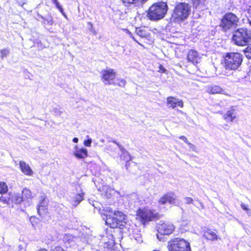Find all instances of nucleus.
Masks as SVG:
<instances>
[{"instance_id":"obj_1","label":"nucleus","mask_w":251,"mask_h":251,"mask_svg":"<svg viewBox=\"0 0 251 251\" xmlns=\"http://www.w3.org/2000/svg\"><path fill=\"white\" fill-rule=\"evenodd\" d=\"M105 224L111 228H122L126 223V216L119 211H113L112 208L107 207L105 209Z\"/></svg>"},{"instance_id":"obj_2","label":"nucleus","mask_w":251,"mask_h":251,"mask_svg":"<svg viewBox=\"0 0 251 251\" xmlns=\"http://www.w3.org/2000/svg\"><path fill=\"white\" fill-rule=\"evenodd\" d=\"M243 62V55L239 52H227L224 58L223 67L225 75H229L231 71L237 70Z\"/></svg>"},{"instance_id":"obj_3","label":"nucleus","mask_w":251,"mask_h":251,"mask_svg":"<svg viewBox=\"0 0 251 251\" xmlns=\"http://www.w3.org/2000/svg\"><path fill=\"white\" fill-rule=\"evenodd\" d=\"M232 41L238 46L249 45L251 42V30L244 27L237 29L233 33Z\"/></svg>"},{"instance_id":"obj_4","label":"nucleus","mask_w":251,"mask_h":251,"mask_svg":"<svg viewBox=\"0 0 251 251\" xmlns=\"http://www.w3.org/2000/svg\"><path fill=\"white\" fill-rule=\"evenodd\" d=\"M167 10L168 5L166 2H157L150 7L147 16L151 20H160L165 17Z\"/></svg>"},{"instance_id":"obj_5","label":"nucleus","mask_w":251,"mask_h":251,"mask_svg":"<svg viewBox=\"0 0 251 251\" xmlns=\"http://www.w3.org/2000/svg\"><path fill=\"white\" fill-rule=\"evenodd\" d=\"M191 11V5L186 2H180L176 5L174 10L172 18L176 22L185 20L189 16Z\"/></svg>"},{"instance_id":"obj_6","label":"nucleus","mask_w":251,"mask_h":251,"mask_svg":"<svg viewBox=\"0 0 251 251\" xmlns=\"http://www.w3.org/2000/svg\"><path fill=\"white\" fill-rule=\"evenodd\" d=\"M239 18L231 12L226 13L223 17L220 26L223 31L226 32L232 27H236L239 25Z\"/></svg>"},{"instance_id":"obj_7","label":"nucleus","mask_w":251,"mask_h":251,"mask_svg":"<svg viewBox=\"0 0 251 251\" xmlns=\"http://www.w3.org/2000/svg\"><path fill=\"white\" fill-rule=\"evenodd\" d=\"M167 248L169 251H191L189 243L182 238L169 241Z\"/></svg>"},{"instance_id":"obj_8","label":"nucleus","mask_w":251,"mask_h":251,"mask_svg":"<svg viewBox=\"0 0 251 251\" xmlns=\"http://www.w3.org/2000/svg\"><path fill=\"white\" fill-rule=\"evenodd\" d=\"M101 80L105 85L112 84V81L115 78L116 73L111 68L102 70L100 73Z\"/></svg>"},{"instance_id":"obj_9","label":"nucleus","mask_w":251,"mask_h":251,"mask_svg":"<svg viewBox=\"0 0 251 251\" xmlns=\"http://www.w3.org/2000/svg\"><path fill=\"white\" fill-rule=\"evenodd\" d=\"M137 216L139 219H141L143 224H145L146 222L153 220L156 217L155 214L147 209H139Z\"/></svg>"},{"instance_id":"obj_10","label":"nucleus","mask_w":251,"mask_h":251,"mask_svg":"<svg viewBox=\"0 0 251 251\" xmlns=\"http://www.w3.org/2000/svg\"><path fill=\"white\" fill-rule=\"evenodd\" d=\"M157 231L159 233L162 235H169L171 234L175 229L174 225L169 222H161L157 226Z\"/></svg>"},{"instance_id":"obj_11","label":"nucleus","mask_w":251,"mask_h":251,"mask_svg":"<svg viewBox=\"0 0 251 251\" xmlns=\"http://www.w3.org/2000/svg\"><path fill=\"white\" fill-rule=\"evenodd\" d=\"M167 103L169 107H172V108H175L176 105L180 107L183 106V103L182 100H178L173 97L167 98Z\"/></svg>"},{"instance_id":"obj_12","label":"nucleus","mask_w":251,"mask_h":251,"mask_svg":"<svg viewBox=\"0 0 251 251\" xmlns=\"http://www.w3.org/2000/svg\"><path fill=\"white\" fill-rule=\"evenodd\" d=\"M112 142L117 145L119 150L121 151L122 152V154L120 155L121 159L126 161V162L129 161L131 159V157L129 153L126 150L122 145H120L116 141H112Z\"/></svg>"},{"instance_id":"obj_13","label":"nucleus","mask_w":251,"mask_h":251,"mask_svg":"<svg viewBox=\"0 0 251 251\" xmlns=\"http://www.w3.org/2000/svg\"><path fill=\"white\" fill-rule=\"evenodd\" d=\"M20 168L21 171L25 175L28 176H31L33 174V172L28 164H26L25 161H20Z\"/></svg>"},{"instance_id":"obj_14","label":"nucleus","mask_w":251,"mask_h":251,"mask_svg":"<svg viewBox=\"0 0 251 251\" xmlns=\"http://www.w3.org/2000/svg\"><path fill=\"white\" fill-rule=\"evenodd\" d=\"M187 59L188 61L195 64L200 61V57L199 56L198 52L196 51L191 50L188 53Z\"/></svg>"},{"instance_id":"obj_15","label":"nucleus","mask_w":251,"mask_h":251,"mask_svg":"<svg viewBox=\"0 0 251 251\" xmlns=\"http://www.w3.org/2000/svg\"><path fill=\"white\" fill-rule=\"evenodd\" d=\"M47 201L46 197H42L41 200L38 205L37 212L39 215H42L46 213Z\"/></svg>"},{"instance_id":"obj_16","label":"nucleus","mask_w":251,"mask_h":251,"mask_svg":"<svg viewBox=\"0 0 251 251\" xmlns=\"http://www.w3.org/2000/svg\"><path fill=\"white\" fill-rule=\"evenodd\" d=\"M87 153L88 151L86 149H78L77 146H75L74 154L76 157L79 159L84 158L87 156Z\"/></svg>"},{"instance_id":"obj_17","label":"nucleus","mask_w":251,"mask_h":251,"mask_svg":"<svg viewBox=\"0 0 251 251\" xmlns=\"http://www.w3.org/2000/svg\"><path fill=\"white\" fill-rule=\"evenodd\" d=\"M83 193L75 194L72 199L71 203L74 207H76L83 199Z\"/></svg>"},{"instance_id":"obj_18","label":"nucleus","mask_w":251,"mask_h":251,"mask_svg":"<svg viewBox=\"0 0 251 251\" xmlns=\"http://www.w3.org/2000/svg\"><path fill=\"white\" fill-rule=\"evenodd\" d=\"M224 119L227 122H231L236 118L235 114V110L233 107H231L226 113L225 114Z\"/></svg>"},{"instance_id":"obj_19","label":"nucleus","mask_w":251,"mask_h":251,"mask_svg":"<svg viewBox=\"0 0 251 251\" xmlns=\"http://www.w3.org/2000/svg\"><path fill=\"white\" fill-rule=\"evenodd\" d=\"M203 236L207 239L211 241L217 239L218 236L216 233L210 229H207L204 232Z\"/></svg>"},{"instance_id":"obj_20","label":"nucleus","mask_w":251,"mask_h":251,"mask_svg":"<svg viewBox=\"0 0 251 251\" xmlns=\"http://www.w3.org/2000/svg\"><path fill=\"white\" fill-rule=\"evenodd\" d=\"M207 91L209 93L213 94L217 93L224 94V90L218 85H213L209 87Z\"/></svg>"},{"instance_id":"obj_21","label":"nucleus","mask_w":251,"mask_h":251,"mask_svg":"<svg viewBox=\"0 0 251 251\" xmlns=\"http://www.w3.org/2000/svg\"><path fill=\"white\" fill-rule=\"evenodd\" d=\"M0 201L4 204L9 205L12 203L11 193L2 195L0 198Z\"/></svg>"},{"instance_id":"obj_22","label":"nucleus","mask_w":251,"mask_h":251,"mask_svg":"<svg viewBox=\"0 0 251 251\" xmlns=\"http://www.w3.org/2000/svg\"><path fill=\"white\" fill-rule=\"evenodd\" d=\"M11 200L12 203L19 204L23 201V197L19 193L11 194Z\"/></svg>"},{"instance_id":"obj_23","label":"nucleus","mask_w":251,"mask_h":251,"mask_svg":"<svg viewBox=\"0 0 251 251\" xmlns=\"http://www.w3.org/2000/svg\"><path fill=\"white\" fill-rule=\"evenodd\" d=\"M166 195L167 201L170 204H175L176 196L173 193H168Z\"/></svg>"},{"instance_id":"obj_24","label":"nucleus","mask_w":251,"mask_h":251,"mask_svg":"<svg viewBox=\"0 0 251 251\" xmlns=\"http://www.w3.org/2000/svg\"><path fill=\"white\" fill-rule=\"evenodd\" d=\"M8 191L7 186L5 183L3 182H0V193L5 194Z\"/></svg>"},{"instance_id":"obj_25","label":"nucleus","mask_w":251,"mask_h":251,"mask_svg":"<svg viewBox=\"0 0 251 251\" xmlns=\"http://www.w3.org/2000/svg\"><path fill=\"white\" fill-rule=\"evenodd\" d=\"M248 45V47L244 50V52L248 58L251 59V44Z\"/></svg>"},{"instance_id":"obj_26","label":"nucleus","mask_w":251,"mask_h":251,"mask_svg":"<svg viewBox=\"0 0 251 251\" xmlns=\"http://www.w3.org/2000/svg\"><path fill=\"white\" fill-rule=\"evenodd\" d=\"M23 198L25 197L27 199H29L31 197V191L27 189H24L22 191Z\"/></svg>"},{"instance_id":"obj_27","label":"nucleus","mask_w":251,"mask_h":251,"mask_svg":"<svg viewBox=\"0 0 251 251\" xmlns=\"http://www.w3.org/2000/svg\"><path fill=\"white\" fill-rule=\"evenodd\" d=\"M147 0H123V2L125 4H137L138 3H142Z\"/></svg>"},{"instance_id":"obj_28","label":"nucleus","mask_w":251,"mask_h":251,"mask_svg":"<svg viewBox=\"0 0 251 251\" xmlns=\"http://www.w3.org/2000/svg\"><path fill=\"white\" fill-rule=\"evenodd\" d=\"M39 16L45 21V24H49L50 25H52V18L50 16H48L47 17H44L41 15H39Z\"/></svg>"},{"instance_id":"obj_29","label":"nucleus","mask_w":251,"mask_h":251,"mask_svg":"<svg viewBox=\"0 0 251 251\" xmlns=\"http://www.w3.org/2000/svg\"><path fill=\"white\" fill-rule=\"evenodd\" d=\"M0 57L2 59H3L4 57H6L9 53V50L8 49H4L0 51Z\"/></svg>"},{"instance_id":"obj_30","label":"nucleus","mask_w":251,"mask_h":251,"mask_svg":"<svg viewBox=\"0 0 251 251\" xmlns=\"http://www.w3.org/2000/svg\"><path fill=\"white\" fill-rule=\"evenodd\" d=\"M53 112L55 116H60L63 113V111L60 109L54 108Z\"/></svg>"},{"instance_id":"obj_31","label":"nucleus","mask_w":251,"mask_h":251,"mask_svg":"<svg viewBox=\"0 0 251 251\" xmlns=\"http://www.w3.org/2000/svg\"><path fill=\"white\" fill-rule=\"evenodd\" d=\"M167 201V198H166V195H164L162 197H161L159 201V202L162 204H164L166 203Z\"/></svg>"},{"instance_id":"obj_32","label":"nucleus","mask_w":251,"mask_h":251,"mask_svg":"<svg viewBox=\"0 0 251 251\" xmlns=\"http://www.w3.org/2000/svg\"><path fill=\"white\" fill-rule=\"evenodd\" d=\"M115 149L116 148L112 145H108L106 147V150L108 151H115Z\"/></svg>"},{"instance_id":"obj_33","label":"nucleus","mask_w":251,"mask_h":251,"mask_svg":"<svg viewBox=\"0 0 251 251\" xmlns=\"http://www.w3.org/2000/svg\"><path fill=\"white\" fill-rule=\"evenodd\" d=\"M126 81L125 79H121L119 80V82L118 84V85L120 86V87H124L126 85Z\"/></svg>"},{"instance_id":"obj_34","label":"nucleus","mask_w":251,"mask_h":251,"mask_svg":"<svg viewBox=\"0 0 251 251\" xmlns=\"http://www.w3.org/2000/svg\"><path fill=\"white\" fill-rule=\"evenodd\" d=\"M92 139H88L87 140H85L84 142V144L86 147H90L91 145Z\"/></svg>"},{"instance_id":"obj_35","label":"nucleus","mask_w":251,"mask_h":251,"mask_svg":"<svg viewBox=\"0 0 251 251\" xmlns=\"http://www.w3.org/2000/svg\"><path fill=\"white\" fill-rule=\"evenodd\" d=\"M184 200L185 201L186 203L188 204L192 203L193 201V199L189 197H185L184 198Z\"/></svg>"},{"instance_id":"obj_36","label":"nucleus","mask_w":251,"mask_h":251,"mask_svg":"<svg viewBox=\"0 0 251 251\" xmlns=\"http://www.w3.org/2000/svg\"><path fill=\"white\" fill-rule=\"evenodd\" d=\"M133 237L138 242H142L141 238L138 234L134 235Z\"/></svg>"},{"instance_id":"obj_37","label":"nucleus","mask_w":251,"mask_h":251,"mask_svg":"<svg viewBox=\"0 0 251 251\" xmlns=\"http://www.w3.org/2000/svg\"><path fill=\"white\" fill-rule=\"evenodd\" d=\"M189 145V148L193 151H196V147L195 146V145H194L193 144H191V143H190L189 142L187 144Z\"/></svg>"},{"instance_id":"obj_38","label":"nucleus","mask_w":251,"mask_h":251,"mask_svg":"<svg viewBox=\"0 0 251 251\" xmlns=\"http://www.w3.org/2000/svg\"><path fill=\"white\" fill-rule=\"evenodd\" d=\"M194 4L196 5V6H197V5H199L200 4H203L202 1H201V0H195L194 1Z\"/></svg>"},{"instance_id":"obj_39","label":"nucleus","mask_w":251,"mask_h":251,"mask_svg":"<svg viewBox=\"0 0 251 251\" xmlns=\"http://www.w3.org/2000/svg\"><path fill=\"white\" fill-rule=\"evenodd\" d=\"M179 138L181 139L182 141H183L184 142H185L186 144H187L189 142L187 138L184 136H181L179 137Z\"/></svg>"},{"instance_id":"obj_40","label":"nucleus","mask_w":251,"mask_h":251,"mask_svg":"<svg viewBox=\"0 0 251 251\" xmlns=\"http://www.w3.org/2000/svg\"><path fill=\"white\" fill-rule=\"evenodd\" d=\"M241 207L243 210L246 211H248L249 210V208L244 203H241Z\"/></svg>"},{"instance_id":"obj_41","label":"nucleus","mask_w":251,"mask_h":251,"mask_svg":"<svg viewBox=\"0 0 251 251\" xmlns=\"http://www.w3.org/2000/svg\"><path fill=\"white\" fill-rule=\"evenodd\" d=\"M57 9H59L60 12L65 16L66 17V15L65 14L63 9L61 6V5H60L59 7H57Z\"/></svg>"},{"instance_id":"obj_42","label":"nucleus","mask_w":251,"mask_h":251,"mask_svg":"<svg viewBox=\"0 0 251 251\" xmlns=\"http://www.w3.org/2000/svg\"><path fill=\"white\" fill-rule=\"evenodd\" d=\"M36 220V219L34 217H31L30 219V223L32 224L33 226H34V223H35V221Z\"/></svg>"},{"instance_id":"obj_43","label":"nucleus","mask_w":251,"mask_h":251,"mask_svg":"<svg viewBox=\"0 0 251 251\" xmlns=\"http://www.w3.org/2000/svg\"><path fill=\"white\" fill-rule=\"evenodd\" d=\"M54 251H65L64 249L61 248V247H56L54 250Z\"/></svg>"},{"instance_id":"obj_44","label":"nucleus","mask_w":251,"mask_h":251,"mask_svg":"<svg viewBox=\"0 0 251 251\" xmlns=\"http://www.w3.org/2000/svg\"><path fill=\"white\" fill-rule=\"evenodd\" d=\"M52 1L53 3L55 4L56 8L59 7V6L60 5L57 0H52Z\"/></svg>"},{"instance_id":"obj_45","label":"nucleus","mask_w":251,"mask_h":251,"mask_svg":"<svg viewBox=\"0 0 251 251\" xmlns=\"http://www.w3.org/2000/svg\"><path fill=\"white\" fill-rule=\"evenodd\" d=\"M136 32L139 36H144V35L142 34V31L141 30L139 29L136 30Z\"/></svg>"},{"instance_id":"obj_46","label":"nucleus","mask_w":251,"mask_h":251,"mask_svg":"<svg viewBox=\"0 0 251 251\" xmlns=\"http://www.w3.org/2000/svg\"><path fill=\"white\" fill-rule=\"evenodd\" d=\"M17 2L18 3L19 5L22 7H23L24 5L25 4V2L19 1V0L17 1Z\"/></svg>"},{"instance_id":"obj_47","label":"nucleus","mask_w":251,"mask_h":251,"mask_svg":"<svg viewBox=\"0 0 251 251\" xmlns=\"http://www.w3.org/2000/svg\"><path fill=\"white\" fill-rule=\"evenodd\" d=\"M73 141L74 143H77V142H78V139L77 138H76V137H75V138H73Z\"/></svg>"},{"instance_id":"obj_48","label":"nucleus","mask_w":251,"mask_h":251,"mask_svg":"<svg viewBox=\"0 0 251 251\" xmlns=\"http://www.w3.org/2000/svg\"><path fill=\"white\" fill-rule=\"evenodd\" d=\"M88 24L89 25L90 27H89V29H91L93 28V25L91 23H88Z\"/></svg>"},{"instance_id":"obj_49","label":"nucleus","mask_w":251,"mask_h":251,"mask_svg":"<svg viewBox=\"0 0 251 251\" xmlns=\"http://www.w3.org/2000/svg\"><path fill=\"white\" fill-rule=\"evenodd\" d=\"M93 34H96V32L95 30L93 29V28L90 30Z\"/></svg>"},{"instance_id":"obj_50","label":"nucleus","mask_w":251,"mask_h":251,"mask_svg":"<svg viewBox=\"0 0 251 251\" xmlns=\"http://www.w3.org/2000/svg\"><path fill=\"white\" fill-rule=\"evenodd\" d=\"M248 12L249 13L251 14V6H250L248 9Z\"/></svg>"},{"instance_id":"obj_51","label":"nucleus","mask_w":251,"mask_h":251,"mask_svg":"<svg viewBox=\"0 0 251 251\" xmlns=\"http://www.w3.org/2000/svg\"><path fill=\"white\" fill-rule=\"evenodd\" d=\"M160 69L161 71L162 70L163 72H164V70H165V69L163 68V67L162 66H160Z\"/></svg>"},{"instance_id":"obj_52","label":"nucleus","mask_w":251,"mask_h":251,"mask_svg":"<svg viewBox=\"0 0 251 251\" xmlns=\"http://www.w3.org/2000/svg\"><path fill=\"white\" fill-rule=\"evenodd\" d=\"M157 237L160 241H161L162 239V237H160L159 235H157Z\"/></svg>"},{"instance_id":"obj_53","label":"nucleus","mask_w":251,"mask_h":251,"mask_svg":"<svg viewBox=\"0 0 251 251\" xmlns=\"http://www.w3.org/2000/svg\"><path fill=\"white\" fill-rule=\"evenodd\" d=\"M100 141L102 143H104V139H101L100 140Z\"/></svg>"},{"instance_id":"obj_54","label":"nucleus","mask_w":251,"mask_h":251,"mask_svg":"<svg viewBox=\"0 0 251 251\" xmlns=\"http://www.w3.org/2000/svg\"><path fill=\"white\" fill-rule=\"evenodd\" d=\"M131 36V38H132L134 41H136V40H135V39L134 38V37L133 36H132V35H131V36Z\"/></svg>"},{"instance_id":"obj_55","label":"nucleus","mask_w":251,"mask_h":251,"mask_svg":"<svg viewBox=\"0 0 251 251\" xmlns=\"http://www.w3.org/2000/svg\"><path fill=\"white\" fill-rule=\"evenodd\" d=\"M201 208H203V205L202 203H201Z\"/></svg>"},{"instance_id":"obj_56","label":"nucleus","mask_w":251,"mask_h":251,"mask_svg":"<svg viewBox=\"0 0 251 251\" xmlns=\"http://www.w3.org/2000/svg\"><path fill=\"white\" fill-rule=\"evenodd\" d=\"M249 24H250V25L251 26V21H250V22H249Z\"/></svg>"}]
</instances>
